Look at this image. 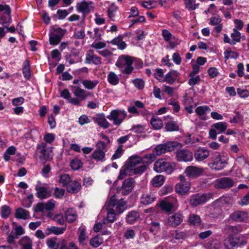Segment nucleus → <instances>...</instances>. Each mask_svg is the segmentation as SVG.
<instances>
[{
	"instance_id": "obj_1",
	"label": "nucleus",
	"mask_w": 249,
	"mask_h": 249,
	"mask_svg": "<svg viewBox=\"0 0 249 249\" xmlns=\"http://www.w3.org/2000/svg\"><path fill=\"white\" fill-rule=\"evenodd\" d=\"M135 59L129 55H123L118 58L115 65L123 74H129L134 70L132 64Z\"/></svg>"
},
{
	"instance_id": "obj_2",
	"label": "nucleus",
	"mask_w": 249,
	"mask_h": 249,
	"mask_svg": "<svg viewBox=\"0 0 249 249\" xmlns=\"http://www.w3.org/2000/svg\"><path fill=\"white\" fill-rule=\"evenodd\" d=\"M182 144L175 141L168 142L164 144H160L157 145L154 150V152L157 156H160L166 152H171L177 148H180Z\"/></svg>"
},
{
	"instance_id": "obj_3",
	"label": "nucleus",
	"mask_w": 249,
	"mask_h": 249,
	"mask_svg": "<svg viewBox=\"0 0 249 249\" xmlns=\"http://www.w3.org/2000/svg\"><path fill=\"white\" fill-rule=\"evenodd\" d=\"M176 167L174 162H167L163 159H159L154 165V170L158 173L165 172L167 174H171Z\"/></svg>"
},
{
	"instance_id": "obj_4",
	"label": "nucleus",
	"mask_w": 249,
	"mask_h": 249,
	"mask_svg": "<svg viewBox=\"0 0 249 249\" xmlns=\"http://www.w3.org/2000/svg\"><path fill=\"white\" fill-rule=\"evenodd\" d=\"M126 202L123 198L118 199L115 195L111 196L107 205L108 208L114 210L118 214L122 213L125 209Z\"/></svg>"
},
{
	"instance_id": "obj_5",
	"label": "nucleus",
	"mask_w": 249,
	"mask_h": 249,
	"mask_svg": "<svg viewBox=\"0 0 249 249\" xmlns=\"http://www.w3.org/2000/svg\"><path fill=\"white\" fill-rule=\"evenodd\" d=\"M127 116L126 112L120 109H114L111 111L110 114L107 118L112 121L113 124L117 126L120 125Z\"/></svg>"
},
{
	"instance_id": "obj_6",
	"label": "nucleus",
	"mask_w": 249,
	"mask_h": 249,
	"mask_svg": "<svg viewBox=\"0 0 249 249\" xmlns=\"http://www.w3.org/2000/svg\"><path fill=\"white\" fill-rule=\"evenodd\" d=\"M184 216L180 212H177L168 216L164 222V225L172 228H176L183 221Z\"/></svg>"
},
{
	"instance_id": "obj_7",
	"label": "nucleus",
	"mask_w": 249,
	"mask_h": 249,
	"mask_svg": "<svg viewBox=\"0 0 249 249\" xmlns=\"http://www.w3.org/2000/svg\"><path fill=\"white\" fill-rule=\"evenodd\" d=\"M180 182L175 186L176 192L180 195H185L189 191L191 187V183L186 180L184 176L180 175L178 177Z\"/></svg>"
},
{
	"instance_id": "obj_8",
	"label": "nucleus",
	"mask_w": 249,
	"mask_h": 249,
	"mask_svg": "<svg viewBox=\"0 0 249 249\" xmlns=\"http://www.w3.org/2000/svg\"><path fill=\"white\" fill-rule=\"evenodd\" d=\"M107 146L106 143L101 141H98L96 144V149L91 154V158L97 161H103L105 158V152L104 151Z\"/></svg>"
},
{
	"instance_id": "obj_9",
	"label": "nucleus",
	"mask_w": 249,
	"mask_h": 249,
	"mask_svg": "<svg viewBox=\"0 0 249 249\" xmlns=\"http://www.w3.org/2000/svg\"><path fill=\"white\" fill-rule=\"evenodd\" d=\"M226 122H219L213 124L212 128L209 130V137L213 140L216 139L217 134H221L225 131L227 128Z\"/></svg>"
},
{
	"instance_id": "obj_10",
	"label": "nucleus",
	"mask_w": 249,
	"mask_h": 249,
	"mask_svg": "<svg viewBox=\"0 0 249 249\" xmlns=\"http://www.w3.org/2000/svg\"><path fill=\"white\" fill-rule=\"evenodd\" d=\"M226 164H227L226 160L222 158L219 154H217L212 158L209 165L212 169L218 171L223 169Z\"/></svg>"
},
{
	"instance_id": "obj_11",
	"label": "nucleus",
	"mask_w": 249,
	"mask_h": 249,
	"mask_svg": "<svg viewBox=\"0 0 249 249\" xmlns=\"http://www.w3.org/2000/svg\"><path fill=\"white\" fill-rule=\"evenodd\" d=\"M51 151L46 147V144L42 142L38 145L36 153L39 155V158L42 160H47L51 159Z\"/></svg>"
},
{
	"instance_id": "obj_12",
	"label": "nucleus",
	"mask_w": 249,
	"mask_h": 249,
	"mask_svg": "<svg viewBox=\"0 0 249 249\" xmlns=\"http://www.w3.org/2000/svg\"><path fill=\"white\" fill-rule=\"evenodd\" d=\"M204 172L202 167L189 166L186 168L184 173L189 178H195L200 176Z\"/></svg>"
},
{
	"instance_id": "obj_13",
	"label": "nucleus",
	"mask_w": 249,
	"mask_h": 249,
	"mask_svg": "<svg viewBox=\"0 0 249 249\" xmlns=\"http://www.w3.org/2000/svg\"><path fill=\"white\" fill-rule=\"evenodd\" d=\"M209 197L206 194H196L191 196L190 204L193 206H197L203 204L208 200Z\"/></svg>"
},
{
	"instance_id": "obj_14",
	"label": "nucleus",
	"mask_w": 249,
	"mask_h": 249,
	"mask_svg": "<svg viewBox=\"0 0 249 249\" xmlns=\"http://www.w3.org/2000/svg\"><path fill=\"white\" fill-rule=\"evenodd\" d=\"M249 217V213L243 211H236L231 213L230 219L236 222H242L245 221Z\"/></svg>"
},
{
	"instance_id": "obj_15",
	"label": "nucleus",
	"mask_w": 249,
	"mask_h": 249,
	"mask_svg": "<svg viewBox=\"0 0 249 249\" xmlns=\"http://www.w3.org/2000/svg\"><path fill=\"white\" fill-rule=\"evenodd\" d=\"M233 185L234 182L231 178L224 177L216 180L215 187L219 189H227L232 187Z\"/></svg>"
},
{
	"instance_id": "obj_16",
	"label": "nucleus",
	"mask_w": 249,
	"mask_h": 249,
	"mask_svg": "<svg viewBox=\"0 0 249 249\" xmlns=\"http://www.w3.org/2000/svg\"><path fill=\"white\" fill-rule=\"evenodd\" d=\"M160 206L162 211L167 213L175 211L178 209L176 200H174L172 202H170L167 200H163L160 202Z\"/></svg>"
},
{
	"instance_id": "obj_17",
	"label": "nucleus",
	"mask_w": 249,
	"mask_h": 249,
	"mask_svg": "<svg viewBox=\"0 0 249 249\" xmlns=\"http://www.w3.org/2000/svg\"><path fill=\"white\" fill-rule=\"evenodd\" d=\"M91 4V2H88L85 0H82L80 3H77V10L82 13L83 19L85 18L86 15L93 9V8Z\"/></svg>"
},
{
	"instance_id": "obj_18",
	"label": "nucleus",
	"mask_w": 249,
	"mask_h": 249,
	"mask_svg": "<svg viewBox=\"0 0 249 249\" xmlns=\"http://www.w3.org/2000/svg\"><path fill=\"white\" fill-rule=\"evenodd\" d=\"M210 156V151L204 147H199L194 153V158L196 161H202Z\"/></svg>"
},
{
	"instance_id": "obj_19",
	"label": "nucleus",
	"mask_w": 249,
	"mask_h": 249,
	"mask_svg": "<svg viewBox=\"0 0 249 249\" xmlns=\"http://www.w3.org/2000/svg\"><path fill=\"white\" fill-rule=\"evenodd\" d=\"M135 180L132 178L125 179L122 187V194L124 196L127 195L132 191L134 186Z\"/></svg>"
},
{
	"instance_id": "obj_20",
	"label": "nucleus",
	"mask_w": 249,
	"mask_h": 249,
	"mask_svg": "<svg viewBox=\"0 0 249 249\" xmlns=\"http://www.w3.org/2000/svg\"><path fill=\"white\" fill-rule=\"evenodd\" d=\"M156 199V196L152 192L144 193L140 198L141 203L148 205L153 203Z\"/></svg>"
},
{
	"instance_id": "obj_21",
	"label": "nucleus",
	"mask_w": 249,
	"mask_h": 249,
	"mask_svg": "<svg viewBox=\"0 0 249 249\" xmlns=\"http://www.w3.org/2000/svg\"><path fill=\"white\" fill-rule=\"evenodd\" d=\"M177 159L178 161H190L193 160L192 153L187 150H180L176 152Z\"/></svg>"
},
{
	"instance_id": "obj_22",
	"label": "nucleus",
	"mask_w": 249,
	"mask_h": 249,
	"mask_svg": "<svg viewBox=\"0 0 249 249\" xmlns=\"http://www.w3.org/2000/svg\"><path fill=\"white\" fill-rule=\"evenodd\" d=\"M141 163H143V159L137 155H134L129 158L125 165L128 169L131 170Z\"/></svg>"
},
{
	"instance_id": "obj_23",
	"label": "nucleus",
	"mask_w": 249,
	"mask_h": 249,
	"mask_svg": "<svg viewBox=\"0 0 249 249\" xmlns=\"http://www.w3.org/2000/svg\"><path fill=\"white\" fill-rule=\"evenodd\" d=\"M239 243V238H234L231 236H229L224 240V246L227 249H232L237 247Z\"/></svg>"
},
{
	"instance_id": "obj_24",
	"label": "nucleus",
	"mask_w": 249,
	"mask_h": 249,
	"mask_svg": "<svg viewBox=\"0 0 249 249\" xmlns=\"http://www.w3.org/2000/svg\"><path fill=\"white\" fill-rule=\"evenodd\" d=\"M222 19L218 16L212 17L209 22V24L212 25H215L214 27V31L217 33L219 34L222 30V24H221Z\"/></svg>"
},
{
	"instance_id": "obj_25",
	"label": "nucleus",
	"mask_w": 249,
	"mask_h": 249,
	"mask_svg": "<svg viewBox=\"0 0 249 249\" xmlns=\"http://www.w3.org/2000/svg\"><path fill=\"white\" fill-rule=\"evenodd\" d=\"M18 244L20 249H33L32 240L27 236L22 237L18 241Z\"/></svg>"
},
{
	"instance_id": "obj_26",
	"label": "nucleus",
	"mask_w": 249,
	"mask_h": 249,
	"mask_svg": "<svg viewBox=\"0 0 249 249\" xmlns=\"http://www.w3.org/2000/svg\"><path fill=\"white\" fill-rule=\"evenodd\" d=\"M211 110L210 108L207 106H201L196 107L195 112L197 115L199 116V118L202 120H206L207 117L206 114Z\"/></svg>"
},
{
	"instance_id": "obj_27",
	"label": "nucleus",
	"mask_w": 249,
	"mask_h": 249,
	"mask_svg": "<svg viewBox=\"0 0 249 249\" xmlns=\"http://www.w3.org/2000/svg\"><path fill=\"white\" fill-rule=\"evenodd\" d=\"M11 10L7 9V12L0 13V24L6 27L10 23L11 18L10 16Z\"/></svg>"
},
{
	"instance_id": "obj_28",
	"label": "nucleus",
	"mask_w": 249,
	"mask_h": 249,
	"mask_svg": "<svg viewBox=\"0 0 249 249\" xmlns=\"http://www.w3.org/2000/svg\"><path fill=\"white\" fill-rule=\"evenodd\" d=\"M81 186L80 183L76 180H71L66 187L68 193L75 194L78 192L81 189Z\"/></svg>"
},
{
	"instance_id": "obj_29",
	"label": "nucleus",
	"mask_w": 249,
	"mask_h": 249,
	"mask_svg": "<svg viewBox=\"0 0 249 249\" xmlns=\"http://www.w3.org/2000/svg\"><path fill=\"white\" fill-rule=\"evenodd\" d=\"M66 221L69 223H73L77 218V214L75 210L72 208L68 209L65 213Z\"/></svg>"
},
{
	"instance_id": "obj_30",
	"label": "nucleus",
	"mask_w": 249,
	"mask_h": 249,
	"mask_svg": "<svg viewBox=\"0 0 249 249\" xmlns=\"http://www.w3.org/2000/svg\"><path fill=\"white\" fill-rule=\"evenodd\" d=\"M24 56L25 58V59L24 61L22 70V73L23 74L24 77L26 79L28 80L30 79L31 77V72H30V66L29 61L26 58V53H24Z\"/></svg>"
},
{
	"instance_id": "obj_31",
	"label": "nucleus",
	"mask_w": 249,
	"mask_h": 249,
	"mask_svg": "<svg viewBox=\"0 0 249 249\" xmlns=\"http://www.w3.org/2000/svg\"><path fill=\"white\" fill-rule=\"evenodd\" d=\"M66 230V228L57 227L55 226H52L48 227L46 230V234L47 235L53 233L55 235L61 234L64 233Z\"/></svg>"
},
{
	"instance_id": "obj_32",
	"label": "nucleus",
	"mask_w": 249,
	"mask_h": 249,
	"mask_svg": "<svg viewBox=\"0 0 249 249\" xmlns=\"http://www.w3.org/2000/svg\"><path fill=\"white\" fill-rule=\"evenodd\" d=\"M214 204H217L218 203H221L222 205L231 206L233 204V200L231 197L228 196H222L216 199L214 202Z\"/></svg>"
},
{
	"instance_id": "obj_33",
	"label": "nucleus",
	"mask_w": 249,
	"mask_h": 249,
	"mask_svg": "<svg viewBox=\"0 0 249 249\" xmlns=\"http://www.w3.org/2000/svg\"><path fill=\"white\" fill-rule=\"evenodd\" d=\"M16 154V148L14 146L9 147L3 155V158L5 161H8L12 160V158Z\"/></svg>"
},
{
	"instance_id": "obj_34",
	"label": "nucleus",
	"mask_w": 249,
	"mask_h": 249,
	"mask_svg": "<svg viewBox=\"0 0 249 249\" xmlns=\"http://www.w3.org/2000/svg\"><path fill=\"white\" fill-rule=\"evenodd\" d=\"M17 218L23 220L30 218V213L28 211L19 208L17 209Z\"/></svg>"
},
{
	"instance_id": "obj_35",
	"label": "nucleus",
	"mask_w": 249,
	"mask_h": 249,
	"mask_svg": "<svg viewBox=\"0 0 249 249\" xmlns=\"http://www.w3.org/2000/svg\"><path fill=\"white\" fill-rule=\"evenodd\" d=\"M93 120L100 126L107 128L109 126V123L107 121L106 119L103 116H99L97 117H93Z\"/></svg>"
},
{
	"instance_id": "obj_36",
	"label": "nucleus",
	"mask_w": 249,
	"mask_h": 249,
	"mask_svg": "<svg viewBox=\"0 0 249 249\" xmlns=\"http://www.w3.org/2000/svg\"><path fill=\"white\" fill-rule=\"evenodd\" d=\"M139 213L135 211H132L128 213L126 216V222L132 224L134 223L139 218Z\"/></svg>"
},
{
	"instance_id": "obj_37",
	"label": "nucleus",
	"mask_w": 249,
	"mask_h": 249,
	"mask_svg": "<svg viewBox=\"0 0 249 249\" xmlns=\"http://www.w3.org/2000/svg\"><path fill=\"white\" fill-rule=\"evenodd\" d=\"M178 72L175 71H171L165 76V81L169 84H173L178 76Z\"/></svg>"
},
{
	"instance_id": "obj_38",
	"label": "nucleus",
	"mask_w": 249,
	"mask_h": 249,
	"mask_svg": "<svg viewBox=\"0 0 249 249\" xmlns=\"http://www.w3.org/2000/svg\"><path fill=\"white\" fill-rule=\"evenodd\" d=\"M36 196L40 199H44L47 198L48 196V192L47 189L45 187H36Z\"/></svg>"
},
{
	"instance_id": "obj_39",
	"label": "nucleus",
	"mask_w": 249,
	"mask_h": 249,
	"mask_svg": "<svg viewBox=\"0 0 249 249\" xmlns=\"http://www.w3.org/2000/svg\"><path fill=\"white\" fill-rule=\"evenodd\" d=\"M164 181V177L162 175H158L153 178L152 183L154 187H160L163 184Z\"/></svg>"
},
{
	"instance_id": "obj_40",
	"label": "nucleus",
	"mask_w": 249,
	"mask_h": 249,
	"mask_svg": "<svg viewBox=\"0 0 249 249\" xmlns=\"http://www.w3.org/2000/svg\"><path fill=\"white\" fill-rule=\"evenodd\" d=\"M108 82L112 85H116L119 82L118 76L114 72H110L107 76Z\"/></svg>"
},
{
	"instance_id": "obj_41",
	"label": "nucleus",
	"mask_w": 249,
	"mask_h": 249,
	"mask_svg": "<svg viewBox=\"0 0 249 249\" xmlns=\"http://www.w3.org/2000/svg\"><path fill=\"white\" fill-rule=\"evenodd\" d=\"M74 94L76 97L80 98L82 100H85L88 96L85 90L79 87L76 88L74 91Z\"/></svg>"
},
{
	"instance_id": "obj_42",
	"label": "nucleus",
	"mask_w": 249,
	"mask_h": 249,
	"mask_svg": "<svg viewBox=\"0 0 249 249\" xmlns=\"http://www.w3.org/2000/svg\"><path fill=\"white\" fill-rule=\"evenodd\" d=\"M151 124L155 129H160L162 126V121L159 118L153 117L151 120Z\"/></svg>"
},
{
	"instance_id": "obj_43",
	"label": "nucleus",
	"mask_w": 249,
	"mask_h": 249,
	"mask_svg": "<svg viewBox=\"0 0 249 249\" xmlns=\"http://www.w3.org/2000/svg\"><path fill=\"white\" fill-rule=\"evenodd\" d=\"M79 234L78 236V240L80 244H84V241L88 238L86 232L85 228L80 227L79 228Z\"/></svg>"
},
{
	"instance_id": "obj_44",
	"label": "nucleus",
	"mask_w": 249,
	"mask_h": 249,
	"mask_svg": "<svg viewBox=\"0 0 249 249\" xmlns=\"http://www.w3.org/2000/svg\"><path fill=\"white\" fill-rule=\"evenodd\" d=\"M108 210V213L107 216V219L104 220V223L107 224L106 221H107L109 223H113L116 219V214L114 210L109 209L107 207Z\"/></svg>"
},
{
	"instance_id": "obj_45",
	"label": "nucleus",
	"mask_w": 249,
	"mask_h": 249,
	"mask_svg": "<svg viewBox=\"0 0 249 249\" xmlns=\"http://www.w3.org/2000/svg\"><path fill=\"white\" fill-rule=\"evenodd\" d=\"M233 32L231 34L232 45H235L236 43L240 42L241 38V33L235 29H233Z\"/></svg>"
},
{
	"instance_id": "obj_46",
	"label": "nucleus",
	"mask_w": 249,
	"mask_h": 249,
	"mask_svg": "<svg viewBox=\"0 0 249 249\" xmlns=\"http://www.w3.org/2000/svg\"><path fill=\"white\" fill-rule=\"evenodd\" d=\"M82 84L86 89H91L97 86L98 84V81L97 80H84L82 81Z\"/></svg>"
},
{
	"instance_id": "obj_47",
	"label": "nucleus",
	"mask_w": 249,
	"mask_h": 249,
	"mask_svg": "<svg viewBox=\"0 0 249 249\" xmlns=\"http://www.w3.org/2000/svg\"><path fill=\"white\" fill-rule=\"evenodd\" d=\"M188 221L190 224L195 226H198L201 223V219L199 215L196 214L190 215Z\"/></svg>"
},
{
	"instance_id": "obj_48",
	"label": "nucleus",
	"mask_w": 249,
	"mask_h": 249,
	"mask_svg": "<svg viewBox=\"0 0 249 249\" xmlns=\"http://www.w3.org/2000/svg\"><path fill=\"white\" fill-rule=\"evenodd\" d=\"M71 181V178L69 175L63 174L60 176L59 182L63 186L67 187Z\"/></svg>"
},
{
	"instance_id": "obj_49",
	"label": "nucleus",
	"mask_w": 249,
	"mask_h": 249,
	"mask_svg": "<svg viewBox=\"0 0 249 249\" xmlns=\"http://www.w3.org/2000/svg\"><path fill=\"white\" fill-rule=\"evenodd\" d=\"M165 129L168 131H178L179 127L176 122L171 121L166 124Z\"/></svg>"
},
{
	"instance_id": "obj_50",
	"label": "nucleus",
	"mask_w": 249,
	"mask_h": 249,
	"mask_svg": "<svg viewBox=\"0 0 249 249\" xmlns=\"http://www.w3.org/2000/svg\"><path fill=\"white\" fill-rule=\"evenodd\" d=\"M118 9L114 3L111 4L108 8L107 15L109 18L111 20H114L113 18L115 17V14Z\"/></svg>"
},
{
	"instance_id": "obj_51",
	"label": "nucleus",
	"mask_w": 249,
	"mask_h": 249,
	"mask_svg": "<svg viewBox=\"0 0 249 249\" xmlns=\"http://www.w3.org/2000/svg\"><path fill=\"white\" fill-rule=\"evenodd\" d=\"M70 164L71 168L74 170L79 169L83 166V163L81 160L76 158L72 160L71 161Z\"/></svg>"
},
{
	"instance_id": "obj_52",
	"label": "nucleus",
	"mask_w": 249,
	"mask_h": 249,
	"mask_svg": "<svg viewBox=\"0 0 249 249\" xmlns=\"http://www.w3.org/2000/svg\"><path fill=\"white\" fill-rule=\"evenodd\" d=\"M11 209L9 207L4 205L0 208V213L1 217L7 218L11 213Z\"/></svg>"
},
{
	"instance_id": "obj_53",
	"label": "nucleus",
	"mask_w": 249,
	"mask_h": 249,
	"mask_svg": "<svg viewBox=\"0 0 249 249\" xmlns=\"http://www.w3.org/2000/svg\"><path fill=\"white\" fill-rule=\"evenodd\" d=\"M172 236L177 240L184 239L187 236V234L185 231H181L178 230H175L174 233H172Z\"/></svg>"
},
{
	"instance_id": "obj_54",
	"label": "nucleus",
	"mask_w": 249,
	"mask_h": 249,
	"mask_svg": "<svg viewBox=\"0 0 249 249\" xmlns=\"http://www.w3.org/2000/svg\"><path fill=\"white\" fill-rule=\"evenodd\" d=\"M186 8L192 11L196 9L198 4L195 3L196 0H184Z\"/></svg>"
},
{
	"instance_id": "obj_55",
	"label": "nucleus",
	"mask_w": 249,
	"mask_h": 249,
	"mask_svg": "<svg viewBox=\"0 0 249 249\" xmlns=\"http://www.w3.org/2000/svg\"><path fill=\"white\" fill-rule=\"evenodd\" d=\"M102 242V240L98 236H96L90 239L89 244L92 247L97 248L101 245Z\"/></svg>"
},
{
	"instance_id": "obj_56",
	"label": "nucleus",
	"mask_w": 249,
	"mask_h": 249,
	"mask_svg": "<svg viewBox=\"0 0 249 249\" xmlns=\"http://www.w3.org/2000/svg\"><path fill=\"white\" fill-rule=\"evenodd\" d=\"M147 169V166L144 164L141 165L139 166H136L131 170L133 171V173L136 175L142 174Z\"/></svg>"
},
{
	"instance_id": "obj_57",
	"label": "nucleus",
	"mask_w": 249,
	"mask_h": 249,
	"mask_svg": "<svg viewBox=\"0 0 249 249\" xmlns=\"http://www.w3.org/2000/svg\"><path fill=\"white\" fill-rule=\"evenodd\" d=\"M135 87L138 89H142L144 87V82L142 79L137 78L132 80Z\"/></svg>"
},
{
	"instance_id": "obj_58",
	"label": "nucleus",
	"mask_w": 249,
	"mask_h": 249,
	"mask_svg": "<svg viewBox=\"0 0 249 249\" xmlns=\"http://www.w3.org/2000/svg\"><path fill=\"white\" fill-rule=\"evenodd\" d=\"M53 30L56 35H57L60 38H62L63 36L66 33V30L62 29L55 25L53 27Z\"/></svg>"
},
{
	"instance_id": "obj_59",
	"label": "nucleus",
	"mask_w": 249,
	"mask_h": 249,
	"mask_svg": "<svg viewBox=\"0 0 249 249\" xmlns=\"http://www.w3.org/2000/svg\"><path fill=\"white\" fill-rule=\"evenodd\" d=\"M227 228L233 234H237L242 231V228L240 226H228Z\"/></svg>"
},
{
	"instance_id": "obj_60",
	"label": "nucleus",
	"mask_w": 249,
	"mask_h": 249,
	"mask_svg": "<svg viewBox=\"0 0 249 249\" xmlns=\"http://www.w3.org/2000/svg\"><path fill=\"white\" fill-rule=\"evenodd\" d=\"M47 245L50 249H58L59 245L53 239H49L47 241Z\"/></svg>"
},
{
	"instance_id": "obj_61",
	"label": "nucleus",
	"mask_w": 249,
	"mask_h": 249,
	"mask_svg": "<svg viewBox=\"0 0 249 249\" xmlns=\"http://www.w3.org/2000/svg\"><path fill=\"white\" fill-rule=\"evenodd\" d=\"M61 38L55 34L52 35L49 38L50 43L53 45H55L58 44Z\"/></svg>"
},
{
	"instance_id": "obj_62",
	"label": "nucleus",
	"mask_w": 249,
	"mask_h": 249,
	"mask_svg": "<svg viewBox=\"0 0 249 249\" xmlns=\"http://www.w3.org/2000/svg\"><path fill=\"white\" fill-rule=\"evenodd\" d=\"M190 78L188 81V84L191 86H194L198 84L200 82V78L199 75H197L196 77L194 76H190Z\"/></svg>"
},
{
	"instance_id": "obj_63",
	"label": "nucleus",
	"mask_w": 249,
	"mask_h": 249,
	"mask_svg": "<svg viewBox=\"0 0 249 249\" xmlns=\"http://www.w3.org/2000/svg\"><path fill=\"white\" fill-rule=\"evenodd\" d=\"M123 145H121L118 147L115 153L113 155L112 160H116L120 158L123 154Z\"/></svg>"
},
{
	"instance_id": "obj_64",
	"label": "nucleus",
	"mask_w": 249,
	"mask_h": 249,
	"mask_svg": "<svg viewBox=\"0 0 249 249\" xmlns=\"http://www.w3.org/2000/svg\"><path fill=\"white\" fill-rule=\"evenodd\" d=\"M156 156H157L155 153L154 152V150L153 151V153H150L148 154H146L143 156L142 158L143 160L145 159L147 160V162L148 163H151L152 162L154 161L156 159Z\"/></svg>"
}]
</instances>
